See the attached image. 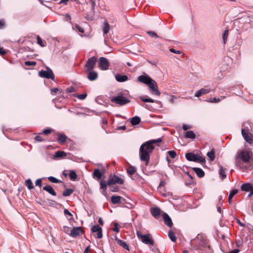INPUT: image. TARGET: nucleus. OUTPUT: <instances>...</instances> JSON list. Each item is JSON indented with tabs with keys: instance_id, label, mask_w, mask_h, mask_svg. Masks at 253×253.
<instances>
[{
	"instance_id": "2f4dec72",
	"label": "nucleus",
	"mask_w": 253,
	"mask_h": 253,
	"mask_svg": "<svg viewBox=\"0 0 253 253\" xmlns=\"http://www.w3.org/2000/svg\"><path fill=\"white\" fill-rule=\"evenodd\" d=\"M225 170V169L222 166H219V174L220 175V176L222 177L223 179L225 178L226 177Z\"/></svg>"
},
{
	"instance_id": "1a4fd4ad",
	"label": "nucleus",
	"mask_w": 253,
	"mask_h": 253,
	"mask_svg": "<svg viewBox=\"0 0 253 253\" xmlns=\"http://www.w3.org/2000/svg\"><path fill=\"white\" fill-rule=\"evenodd\" d=\"M109 66V63L108 60L103 57H101L99 59L98 67L102 70H107Z\"/></svg>"
},
{
	"instance_id": "aec40b11",
	"label": "nucleus",
	"mask_w": 253,
	"mask_h": 253,
	"mask_svg": "<svg viewBox=\"0 0 253 253\" xmlns=\"http://www.w3.org/2000/svg\"><path fill=\"white\" fill-rule=\"evenodd\" d=\"M115 79L119 82H124L128 80V77L126 75L117 74L115 75Z\"/></svg>"
},
{
	"instance_id": "4c0bfd02",
	"label": "nucleus",
	"mask_w": 253,
	"mask_h": 253,
	"mask_svg": "<svg viewBox=\"0 0 253 253\" xmlns=\"http://www.w3.org/2000/svg\"><path fill=\"white\" fill-rule=\"evenodd\" d=\"M207 156L210 158L211 161H213L215 159L214 150L212 149L210 152L207 153Z\"/></svg>"
},
{
	"instance_id": "412c9836",
	"label": "nucleus",
	"mask_w": 253,
	"mask_h": 253,
	"mask_svg": "<svg viewBox=\"0 0 253 253\" xmlns=\"http://www.w3.org/2000/svg\"><path fill=\"white\" fill-rule=\"evenodd\" d=\"M103 173L99 170L98 169H94L93 172L92 173V177L94 179H99L101 178L102 176Z\"/></svg>"
},
{
	"instance_id": "b1692460",
	"label": "nucleus",
	"mask_w": 253,
	"mask_h": 253,
	"mask_svg": "<svg viewBox=\"0 0 253 253\" xmlns=\"http://www.w3.org/2000/svg\"><path fill=\"white\" fill-rule=\"evenodd\" d=\"M193 169L199 177H203L205 175L204 171L201 168H193Z\"/></svg>"
},
{
	"instance_id": "680f3d73",
	"label": "nucleus",
	"mask_w": 253,
	"mask_h": 253,
	"mask_svg": "<svg viewBox=\"0 0 253 253\" xmlns=\"http://www.w3.org/2000/svg\"><path fill=\"white\" fill-rule=\"evenodd\" d=\"M35 140L38 142H41L43 141V139L42 138V137L39 136L37 135L35 137Z\"/></svg>"
},
{
	"instance_id": "20e7f679",
	"label": "nucleus",
	"mask_w": 253,
	"mask_h": 253,
	"mask_svg": "<svg viewBox=\"0 0 253 253\" xmlns=\"http://www.w3.org/2000/svg\"><path fill=\"white\" fill-rule=\"evenodd\" d=\"M252 152L247 150H242L237 155V159H241L245 163L250 162L252 156Z\"/></svg>"
},
{
	"instance_id": "864d4df0",
	"label": "nucleus",
	"mask_w": 253,
	"mask_h": 253,
	"mask_svg": "<svg viewBox=\"0 0 253 253\" xmlns=\"http://www.w3.org/2000/svg\"><path fill=\"white\" fill-rule=\"evenodd\" d=\"M91 5V9L94 10V7L96 5V0H90Z\"/></svg>"
},
{
	"instance_id": "f257e3e1",
	"label": "nucleus",
	"mask_w": 253,
	"mask_h": 253,
	"mask_svg": "<svg viewBox=\"0 0 253 253\" xmlns=\"http://www.w3.org/2000/svg\"><path fill=\"white\" fill-rule=\"evenodd\" d=\"M162 141V138H159L156 139L147 141L141 145L139 149L140 159L142 161L145 162L146 165H147L149 163L150 154L155 148L154 144L157 143H160Z\"/></svg>"
},
{
	"instance_id": "f03ea898",
	"label": "nucleus",
	"mask_w": 253,
	"mask_h": 253,
	"mask_svg": "<svg viewBox=\"0 0 253 253\" xmlns=\"http://www.w3.org/2000/svg\"><path fill=\"white\" fill-rule=\"evenodd\" d=\"M139 82L147 85L148 90L153 95L159 96L161 93L155 81L147 75H141L138 77Z\"/></svg>"
},
{
	"instance_id": "3c124183",
	"label": "nucleus",
	"mask_w": 253,
	"mask_h": 253,
	"mask_svg": "<svg viewBox=\"0 0 253 253\" xmlns=\"http://www.w3.org/2000/svg\"><path fill=\"white\" fill-rule=\"evenodd\" d=\"M42 179L39 178L35 182V184L36 186H39V187H41L42 186Z\"/></svg>"
},
{
	"instance_id": "f704fd0d",
	"label": "nucleus",
	"mask_w": 253,
	"mask_h": 253,
	"mask_svg": "<svg viewBox=\"0 0 253 253\" xmlns=\"http://www.w3.org/2000/svg\"><path fill=\"white\" fill-rule=\"evenodd\" d=\"M240 159H237V157L236 158V165L238 169L242 170L246 169V168H243L241 162L240 161Z\"/></svg>"
},
{
	"instance_id": "49530a36",
	"label": "nucleus",
	"mask_w": 253,
	"mask_h": 253,
	"mask_svg": "<svg viewBox=\"0 0 253 253\" xmlns=\"http://www.w3.org/2000/svg\"><path fill=\"white\" fill-rule=\"evenodd\" d=\"M25 64L26 66H35L37 64V63L35 61H27L25 62Z\"/></svg>"
},
{
	"instance_id": "cd10ccee",
	"label": "nucleus",
	"mask_w": 253,
	"mask_h": 253,
	"mask_svg": "<svg viewBox=\"0 0 253 253\" xmlns=\"http://www.w3.org/2000/svg\"><path fill=\"white\" fill-rule=\"evenodd\" d=\"M184 137L186 138H189V139H193L195 138L196 135L193 131L189 130V131H187L185 133V134L184 135Z\"/></svg>"
},
{
	"instance_id": "0e129e2a",
	"label": "nucleus",
	"mask_w": 253,
	"mask_h": 253,
	"mask_svg": "<svg viewBox=\"0 0 253 253\" xmlns=\"http://www.w3.org/2000/svg\"><path fill=\"white\" fill-rule=\"evenodd\" d=\"M6 54V51L3 50V48L0 47V55H3Z\"/></svg>"
},
{
	"instance_id": "6ab92c4d",
	"label": "nucleus",
	"mask_w": 253,
	"mask_h": 253,
	"mask_svg": "<svg viewBox=\"0 0 253 253\" xmlns=\"http://www.w3.org/2000/svg\"><path fill=\"white\" fill-rule=\"evenodd\" d=\"M43 190L48 192L49 194H51L52 196H55L56 195V193L54 190L53 188L50 185H47L43 187Z\"/></svg>"
},
{
	"instance_id": "a211bd4d",
	"label": "nucleus",
	"mask_w": 253,
	"mask_h": 253,
	"mask_svg": "<svg viewBox=\"0 0 253 253\" xmlns=\"http://www.w3.org/2000/svg\"><path fill=\"white\" fill-rule=\"evenodd\" d=\"M152 215L156 218H158L161 214V210L159 208H152L151 209Z\"/></svg>"
},
{
	"instance_id": "dca6fc26",
	"label": "nucleus",
	"mask_w": 253,
	"mask_h": 253,
	"mask_svg": "<svg viewBox=\"0 0 253 253\" xmlns=\"http://www.w3.org/2000/svg\"><path fill=\"white\" fill-rule=\"evenodd\" d=\"M163 218L165 223L169 227H172L173 223L169 216L166 212L163 214Z\"/></svg>"
},
{
	"instance_id": "0eeeda50",
	"label": "nucleus",
	"mask_w": 253,
	"mask_h": 253,
	"mask_svg": "<svg viewBox=\"0 0 253 253\" xmlns=\"http://www.w3.org/2000/svg\"><path fill=\"white\" fill-rule=\"evenodd\" d=\"M116 183L123 184L124 183V180L121 178L116 175H110L107 181L108 185L110 186Z\"/></svg>"
},
{
	"instance_id": "bb28decb",
	"label": "nucleus",
	"mask_w": 253,
	"mask_h": 253,
	"mask_svg": "<svg viewBox=\"0 0 253 253\" xmlns=\"http://www.w3.org/2000/svg\"><path fill=\"white\" fill-rule=\"evenodd\" d=\"M116 241L118 245L124 248V249H126L127 251L129 250V248L128 246L126 244V243L124 241H123L122 240L116 239Z\"/></svg>"
},
{
	"instance_id": "774afa93",
	"label": "nucleus",
	"mask_w": 253,
	"mask_h": 253,
	"mask_svg": "<svg viewBox=\"0 0 253 253\" xmlns=\"http://www.w3.org/2000/svg\"><path fill=\"white\" fill-rule=\"evenodd\" d=\"M239 252V250L238 249H234V250L230 251L228 253H238Z\"/></svg>"
},
{
	"instance_id": "58836bf2",
	"label": "nucleus",
	"mask_w": 253,
	"mask_h": 253,
	"mask_svg": "<svg viewBox=\"0 0 253 253\" xmlns=\"http://www.w3.org/2000/svg\"><path fill=\"white\" fill-rule=\"evenodd\" d=\"M228 33H229L228 30H225L222 34V40H223L224 44H225L227 42V38L228 37Z\"/></svg>"
},
{
	"instance_id": "bf43d9fd",
	"label": "nucleus",
	"mask_w": 253,
	"mask_h": 253,
	"mask_svg": "<svg viewBox=\"0 0 253 253\" xmlns=\"http://www.w3.org/2000/svg\"><path fill=\"white\" fill-rule=\"evenodd\" d=\"M64 213L65 215H69L70 216H73L72 213L67 209H64Z\"/></svg>"
},
{
	"instance_id": "a878e982",
	"label": "nucleus",
	"mask_w": 253,
	"mask_h": 253,
	"mask_svg": "<svg viewBox=\"0 0 253 253\" xmlns=\"http://www.w3.org/2000/svg\"><path fill=\"white\" fill-rule=\"evenodd\" d=\"M58 141L59 143H63L66 142L67 137L64 134L57 133Z\"/></svg>"
},
{
	"instance_id": "7ed1b4c3",
	"label": "nucleus",
	"mask_w": 253,
	"mask_h": 253,
	"mask_svg": "<svg viewBox=\"0 0 253 253\" xmlns=\"http://www.w3.org/2000/svg\"><path fill=\"white\" fill-rule=\"evenodd\" d=\"M111 101L119 106H123L130 102V100L125 97L123 94H120L111 99Z\"/></svg>"
},
{
	"instance_id": "393cba45",
	"label": "nucleus",
	"mask_w": 253,
	"mask_h": 253,
	"mask_svg": "<svg viewBox=\"0 0 253 253\" xmlns=\"http://www.w3.org/2000/svg\"><path fill=\"white\" fill-rule=\"evenodd\" d=\"M108 185L107 184V182H106L104 180H101L100 182V188L103 190V194L105 195L106 194V189H107V186Z\"/></svg>"
},
{
	"instance_id": "69168bd1",
	"label": "nucleus",
	"mask_w": 253,
	"mask_h": 253,
	"mask_svg": "<svg viewBox=\"0 0 253 253\" xmlns=\"http://www.w3.org/2000/svg\"><path fill=\"white\" fill-rule=\"evenodd\" d=\"M69 0H61L59 2V4L64 3L65 4H67Z\"/></svg>"
},
{
	"instance_id": "e433bc0d",
	"label": "nucleus",
	"mask_w": 253,
	"mask_h": 253,
	"mask_svg": "<svg viewBox=\"0 0 253 253\" xmlns=\"http://www.w3.org/2000/svg\"><path fill=\"white\" fill-rule=\"evenodd\" d=\"M26 185L29 190H31L34 188V185L32 180L30 179H27L25 181Z\"/></svg>"
},
{
	"instance_id": "9d476101",
	"label": "nucleus",
	"mask_w": 253,
	"mask_h": 253,
	"mask_svg": "<svg viewBox=\"0 0 253 253\" xmlns=\"http://www.w3.org/2000/svg\"><path fill=\"white\" fill-rule=\"evenodd\" d=\"M242 134L246 141L250 144L253 143V135L248 132V130L243 128L242 129Z\"/></svg>"
},
{
	"instance_id": "f8f14e48",
	"label": "nucleus",
	"mask_w": 253,
	"mask_h": 253,
	"mask_svg": "<svg viewBox=\"0 0 253 253\" xmlns=\"http://www.w3.org/2000/svg\"><path fill=\"white\" fill-rule=\"evenodd\" d=\"M91 231L93 233H97V238L101 239L102 237V228L98 225L92 227Z\"/></svg>"
},
{
	"instance_id": "ea45409f",
	"label": "nucleus",
	"mask_w": 253,
	"mask_h": 253,
	"mask_svg": "<svg viewBox=\"0 0 253 253\" xmlns=\"http://www.w3.org/2000/svg\"><path fill=\"white\" fill-rule=\"evenodd\" d=\"M69 176L71 180L74 181L77 179V175L74 170H71L69 173Z\"/></svg>"
},
{
	"instance_id": "338daca9",
	"label": "nucleus",
	"mask_w": 253,
	"mask_h": 253,
	"mask_svg": "<svg viewBox=\"0 0 253 253\" xmlns=\"http://www.w3.org/2000/svg\"><path fill=\"white\" fill-rule=\"evenodd\" d=\"M77 28L78 29V31L80 32H81V33H84V29L81 28V27L79 26H77Z\"/></svg>"
},
{
	"instance_id": "4be33fe9",
	"label": "nucleus",
	"mask_w": 253,
	"mask_h": 253,
	"mask_svg": "<svg viewBox=\"0 0 253 253\" xmlns=\"http://www.w3.org/2000/svg\"><path fill=\"white\" fill-rule=\"evenodd\" d=\"M127 172L132 179H134L133 174L136 171V168L133 166H130L127 169Z\"/></svg>"
},
{
	"instance_id": "a19ab883",
	"label": "nucleus",
	"mask_w": 253,
	"mask_h": 253,
	"mask_svg": "<svg viewBox=\"0 0 253 253\" xmlns=\"http://www.w3.org/2000/svg\"><path fill=\"white\" fill-rule=\"evenodd\" d=\"M73 192L72 189H67L63 192V196L64 197L69 196Z\"/></svg>"
},
{
	"instance_id": "603ef678",
	"label": "nucleus",
	"mask_w": 253,
	"mask_h": 253,
	"mask_svg": "<svg viewBox=\"0 0 253 253\" xmlns=\"http://www.w3.org/2000/svg\"><path fill=\"white\" fill-rule=\"evenodd\" d=\"M197 159H198V161H197L198 162L205 163L206 162L205 158H203L199 155H197Z\"/></svg>"
},
{
	"instance_id": "c756f323",
	"label": "nucleus",
	"mask_w": 253,
	"mask_h": 253,
	"mask_svg": "<svg viewBox=\"0 0 253 253\" xmlns=\"http://www.w3.org/2000/svg\"><path fill=\"white\" fill-rule=\"evenodd\" d=\"M141 121L140 118L138 116H135L130 119V123L132 126L139 124Z\"/></svg>"
},
{
	"instance_id": "72a5a7b5",
	"label": "nucleus",
	"mask_w": 253,
	"mask_h": 253,
	"mask_svg": "<svg viewBox=\"0 0 253 253\" xmlns=\"http://www.w3.org/2000/svg\"><path fill=\"white\" fill-rule=\"evenodd\" d=\"M140 99L144 102L154 103L155 101L152 98L146 97V96H141L139 97Z\"/></svg>"
},
{
	"instance_id": "39448f33",
	"label": "nucleus",
	"mask_w": 253,
	"mask_h": 253,
	"mask_svg": "<svg viewBox=\"0 0 253 253\" xmlns=\"http://www.w3.org/2000/svg\"><path fill=\"white\" fill-rule=\"evenodd\" d=\"M137 236L141 241L145 244H149L152 246L154 245V241L152 239V236L150 234L142 235L139 231L136 232Z\"/></svg>"
},
{
	"instance_id": "c9c22d12",
	"label": "nucleus",
	"mask_w": 253,
	"mask_h": 253,
	"mask_svg": "<svg viewBox=\"0 0 253 253\" xmlns=\"http://www.w3.org/2000/svg\"><path fill=\"white\" fill-rule=\"evenodd\" d=\"M238 190L236 189H233L230 192L229 195L228 196V202L231 203V201L233 197L238 192Z\"/></svg>"
},
{
	"instance_id": "9b49d317",
	"label": "nucleus",
	"mask_w": 253,
	"mask_h": 253,
	"mask_svg": "<svg viewBox=\"0 0 253 253\" xmlns=\"http://www.w3.org/2000/svg\"><path fill=\"white\" fill-rule=\"evenodd\" d=\"M211 91V88L208 86L205 88H202L201 89L197 91L195 93V96L199 97L204 94H207Z\"/></svg>"
},
{
	"instance_id": "7c9ffc66",
	"label": "nucleus",
	"mask_w": 253,
	"mask_h": 253,
	"mask_svg": "<svg viewBox=\"0 0 253 253\" xmlns=\"http://www.w3.org/2000/svg\"><path fill=\"white\" fill-rule=\"evenodd\" d=\"M66 156V153L62 151H57L55 152L54 157L55 158H61Z\"/></svg>"
},
{
	"instance_id": "6e6d98bb",
	"label": "nucleus",
	"mask_w": 253,
	"mask_h": 253,
	"mask_svg": "<svg viewBox=\"0 0 253 253\" xmlns=\"http://www.w3.org/2000/svg\"><path fill=\"white\" fill-rule=\"evenodd\" d=\"M113 230L116 232H118L119 231V228L118 227V224L117 223H115L114 227L113 229Z\"/></svg>"
},
{
	"instance_id": "c85d7f7f",
	"label": "nucleus",
	"mask_w": 253,
	"mask_h": 253,
	"mask_svg": "<svg viewBox=\"0 0 253 253\" xmlns=\"http://www.w3.org/2000/svg\"><path fill=\"white\" fill-rule=\"evenodd\" d=\"M122 199H123V198L121 197V196H113L111 197V202L113 204H118V203H120L121 201V200Z\"/></svg>"
},
{
	"instance_id": "c03bdc74",
	"label": "nucleus",
	"mask_w": 253,
	"mask_h": 253,
	"mask_svg": "<svg viewBox=\"0 0 253 253\" xmlns=\"http://www.w3.org/2000/svg\"><path fill=\"white\" fill-rule=\"evenodd\" d=\"M221 99L217 98H211L207 100V101L211 103H218L220 102Z\"/></svg>"
},
{
	"instance_id": "6e6552de",
	"label": "nucleus",
	"mask_w": 253,
	"mask_h": 253,
	"mask_svg": "<svg viewBox=\"0 0 253 253\" xmlns=\"http://www.w3.org/2000/svg\"><path fill=\"white\" fill-rule=\"evenodd\" d=\"M47 71L42 70L39 72V74L41 77L45 78L46 79H51L52 80L54 79V75L52 70L49 68L46 67Z\"/></svg>"
},
{
	"instance_id": "2eb2a0df",
	"label": "nucleus",
	"mask_w": 253,
	"mask_h": 253,
	"mask_svg": "<svg viewBox=\"0 0 253 253\" xmlns=\"http://www.w3.org/2000/svg\"><path fill=\"white\" fill-rule=\"evenodd\" d=\"M88 73L87 78L90 81H93L97 79L98 77V74L96 72L91 70L90 71H85Z\"/></svg>"
},
{
	"instance_id": "09e8293b",
	"label": "nucleus",
	"mask_w": 253,
	"mask_h": 253,
	"mask_svg": "<svg viewBox=\"0 0 253 253\" xmlns=\"http://www.w3.org/2000/svg\"><path fill=\"white\" fill-rule=\"evenodd\" d=\"M87 96V94L86 93L79 94L77 96V98L80 100L84 99Z\"/></svg>"
},
{
	"instance_id": "e2e57ef3",
	"label": "nucleus",
	"mask_w": 253,
	"mask_h": 253,
	"mask_svg": "<svg viewBox=\"0 0 253 253\" xmlns=\"http://www.w3.org/2000/svg\"><path fill=\"white\" fill-rule=\"evenodd\" d=\"M191 128V126H190L189 125H185V124H184L183 126H182V128L184 130H188V129L190 128Z\"/></svg>"
},
{
	"instance_id": "473e14b6",
	"label": "nucleus",
	"mask_w": 253,
	"mask_h": 253,
	"mask_svg": "<svg viewBox=\"0 0 253 253\" xmlns=\"http://www.w3.org/2000/svg\"><path fill=\"white\" fill-rule=\"evenodd\" d=\"M110 30V26L108 24V22L106 20L104 22V26L103 28V31L104 34H106L108 33Z\"/></svg>"
},
{
	"instance_id": "052dcab7",
	"label": "nucleus",
	"mask_w": 253,
	"mask_h": 253,
	"mask_svg": "<svg viewBox=\"0 0 253 253\" xmlns=\"http://www.w3.org/2000/svg\"><path fill=\"white\" fill-rule=\"evenodd\" d=\"M169 51L171 52H172V53H176V54H180V53H181V51L180 50H176L174 49V48H170L169 49Z\"/></svg>"
},
{
	"instance_id": "de8ad7c7",
	"label": "nucleus",
	"mask_w": 253,
	"mask_h": 253,
	"mask_svg": "<svg viewBox=\"0 0 253 253\" xmlns=\"http://www.w3.org/2000/svg\"><path fill=\"white\" fill-rule=\"evenodd\" d=\"M147 33L151 37H155V38H158V36L157 35V34L154 32H153V31H148L147 32Z\"/></svg>"
},
{
	"instance_id": "4d7b16f0",
	"label": "nucleus",
	"mask_w": 253,
	"mask_h": 253,
	"mask_svg": "<svg viewBox=\"0 0 253 253\" xmlns=\"http://www.w3.org/2000/svg\"><path fill=\"white\" fill-rule=\"evenodd\" d=\"M75 91V88L73 86L69 87L66 89L67 92H73Z\"/></svg>"
},
{
	"instance_id": "13d9d810",
	"label": "nucleus",
	"mask_w": 253,
	"mask_h": 253,
	"mask_svg": "<svg viewBox=\"0 0 253 253\" xmlns=\"http://www.w3.org/2000/svg\"><path fill=\"white\" fill-rule=\"evenodd\" d=\"M51 132V130L49 128L45 129L43 130L42 133L45 135L49 134Z\"/></svg>"
},
{
	"instance_id": "423d86ee",
	"label": "nucleus",
	"mask_w": 253,
	"mask_h": 253,
	"mask_svg": "<svg viewBox=\"0 0 253 253\" xmlns=\"http://www.w3.org/2000/svg\"><path fill=\"white\" fill-rule=\"evenodd\" d=\"M96 61L97 58L94 56L89 58L84 65L85 71H90L91 70H93L96 65Z\"/></svg>"
},
{
	"instance_id": "8fccbe9b",
	"label": "nucleus",
	"mask_w": 253,
	"mask_h": 253,
	"mask_svg": "<svg viewBox=\"0 0 253 253\" xmlns=\"http://www.w3.org/2000/svg\"><path fill=\"white\" fill-rule=\"evenodd\" d=\"M37 42L41 46H44V44L43 43L42 39L39 36L37 37Z\"/></svg>"
},
{
	"instance_id": "ddd939ff",
	"label": "nucleus",
	"mask_w": 253,
	"mask_h": 253,
	"mask_svg": "<svg viewBox=\"0 0 253 253\" xmlns=\"http://www.w3.org/2000/svg\"><path fill=\"white\" fill-rule=\"evenodd\" d=\"M208 249H209V246L206 240H203L198 243L196 249L206 251Z\"/></svg>"
},
{
	"instance_id": "37998d69",
	"label": "nucleus",
	"mask_w": 253,
	"mask_h": 253,
	"mask_svg": "<svg viewBox=\"0 0 253 253\" xmlns=\"http://www.w3.org/2000/svg\"><path fill=\"white\" fill-rule=\"evenodd\" d=\"M48 179L52 183H59V182H61V181H60V180L58 179L57 178L53 177V176H50L49 177H48Z\"/></svg>"
},
{
	"instance_id": "4468645a",
	"label": "nucleus",
	"mask_w": 253,
	"mask_h": 253,
	"mask_svg": "<svg viewBox=\"0 0 253 253\" xmlns=\"http://www.w3.org/2000/svg\"><path fill=\"white\" fill-rule=\"evenodd\" d=\"M83 230L81 227H75L70 231L69 235L73 237L79 236L82 233Z\"/></svg>"
},
{
	"instance_id": "f3484780",
	"label": "nucleus",
	"mask_w": 253,
	"mask_h": 253,
	"mask_svg": "<svg viewBox=\"0 0 253 253\" xmlns=\"http://www.w3.org/2000/svg\"><path fill=\"white\" fill-rule=\"evenodd\" d=\"M197 155L193 153L189 152L186 154L185 157L189 161L197 162L198 161Z\"/></svg>"
},
{
	"instance_id": "a18cd8bd",
	"label": "nucleus",
	"mask_w": 253,
	"mask_h": 253,
	"mask_svg": "<svg viewBox=\"0 0 253 253\" xmlns=\"http://www.w3.org/2000/svg\"><path fill=\"white\" fill-rule=\"evenodd\" d=\"M167 153L172 159L175 158L176 156V152L173 150L169 151Z\"/></svg>"
},
{
	"instance_id": "5fc2aeb1",
	"label": "nucleus",
	"mask_w": 253,
	"mask_h": 253,
	"mask_svg": "<svg viewBox=\"0 0 253 253\" xmlns=\"http://www.w3.org/2000/svg\"><path fill=\"white\" fill-rule=\"evenodd\" d=\"M59 90V89L58 88H53L51 89V94L52 95H54L55 93Z\"/></svg>"
},
{
	"instance_id": "5701e85b",
	"label": "nucleus",
	"mask_w": 253,
	"mask_h": 253,
	"mask_svg": "<svg viewBox=\"0 0 253 253\" xmlns=\"http://www.w3.org/2000/svg\"><path fill=\"white\" fill-rule=\"evenodd\" d=\"M252 189V185H251V183H244V184H242L241 187V189L242 191H246V192L250 191V190H251Z\"/></svg>"
},
{
	"instance_id": "79ce46f5",
	"label": "nucleus",
	"mask_w": 253,
	"mask_h": 253,
	"mask_svg": "<svg viewBox=\"0 0 253 253\" xmlns=\"http://www.w3.org/2000/svg\"><path fill=\"white\" fill-rule=\"evenodd\" d=\"M168 235H169V238L170 239V240L172 242L176 241V238L174 235V233L172 231H169V233H168Z\"/></svg>"
}]
</instances>
